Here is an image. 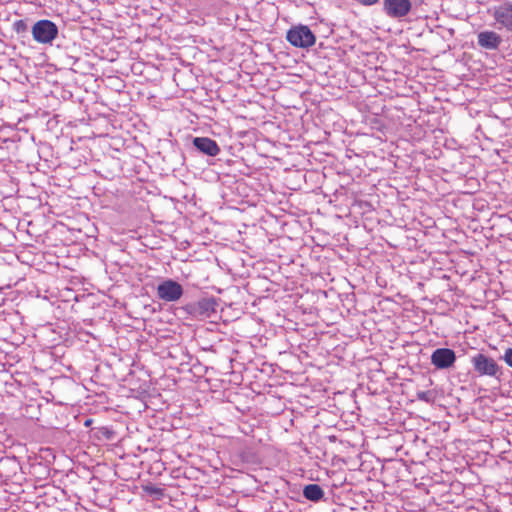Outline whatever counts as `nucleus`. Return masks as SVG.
<instances>
[{
	"label": "nucleus",
	"instance_id": "f257e3e1",
	"mask_svg": "<svg viewBox=\"0 0 512 512\" xmlns=\"http://www.w3.org/2000/svg\"><path fill=\"white\" fill-rule=\"evenodd\" d=\"M470 362L473 371L478 377L487 376L499 379L502 375L501 367L498 365L497 361L484 353H477L471 356Z\"/></svg>",
	"mask_w": 512,
	"mask_h": 512
},
{
	"label": "nucleus",
	"instance_id": "f03ea898",
	"mask_svg": "<svg viewBox=\"0 0 512 512\" xmlns=\"http://www.w3.org/2000/svg\"><path fill=\"white\" fill-rule=\"evenodd\" d=\"M287 41L294 47L309 48L315 44L316 38L308 26H294L287 32Z\"/></svg>",
	"mask_w": 512,
	"mask_h": 512
},
{
	"label": "nucleus",
	"instance_id": "7ed1b4c3",
	"mask_svg": "<svg viewBox=\"0 0 512 512\" xmlns=\"http://www.w3.org/2000/svg\"><path fill=\"white\" fill-rule=\"evenodd\" d=\"M32 36L37 43L51 44L58 36V27L50 20H39L32 27Z\"/></svg>",
	"mask_w": 512,
	"mask_h": 512
},
{
	"label": "nucleus",
	"instance_id": "20e7f679",
	"mask_svg": "<svg viewBox=\"0 0 512 512\" xmlns=\"http://www.w3.org/2000/svg\"><path fill=\"white\" fill-rule=\"evenodd\" d=\"M157 297L164 302H177L184 293L180 283L172 279H165L156 288Z\"/></svg>",
	"mask_w": 512,
	"mask_h": 512
},
{
	"label": "nucleus",
	"instance_id": "39448f33",
	"mask_svg": "<svg viewBox=\"0 0 512 512\" xmlns=\"http://www.w3.org/2000/svg\"><path fill=\"white\" fill-rule=\"evenodd\" d=\"M217 302L213 297H205L186 306L187 312L194 318L206 319L216 313Z\"/></svg>",
	"mask_w": 512,
	"mask_h": 512
},
{
	"label": "nucleus",
	"instance_id": "423d86ee",
	"mask_svg": "<svg viewBox=\"0 0 512 512\" xmlns=\"http://www.w3.org/2000/svg\"><path fill=\"white\" fill-rule=\"evenodd\" d=\"M410 0H383V12L393 19L405 18L411 11Z\"/></svg>",
	"mask_w": 512,
	"mask_h": 512
},
{
	"label": "nucleus",
	"instance_id": "0eeeda50",
	"mask_svg": "<svg viewBox=\"0 0 512 512\" xmlns=\"http://www.w3.org/2000/svg\"><path fill=\"white\" fill-rule=\"evenodd\" d=\"M492 15L499 29L512 32V2L505 1L493 7Z\"/></svg>",
	"mask_w": 512,
	"mask_h": 512
},
{
	"label": "nucleus",
	"instance_id": "6e6552de",
	"mask_svg": "<svg viewBox=\"0 0 512 512\" xmlns=\"http://www.w3.org/2000/svg\"><path fill=\"white\" fill-rule=\"evenodd\" d=\"M430 360L437 369H448L454 365L456 354L449 348H437L431 354Z\"/></svg>",
	"mask_w": 512,
	"mask_h": 512
},
{
	"label": "nucleus",
	"instance_id": "1a4fd4ad",
	"mask_svg": "<svg viewBox=\"0 0 512 512\" xmlns=\"http://www.w3.org/2000/svg\"><path fill=\"white\" fill-rule=\"evenodd\" d=\"M478 45L487 50H496L502 43L501 36L494 31H482L477 35Z\"/></svg>",
	"mask_w": 512,
	"mask_h": 512
},
{
	"label": "nucleus",
	"instance_id": "9d476101",
	"mask_svg": "<svg viewBox=\"0 0 512 512\" xmlns=\"http://www.w3.org/2000/svg\"><path fill=\"white\" fill-rule=\"evenodd\" d=\"M193 145L201 153L208 156H217L220 153V147L217 142L208 137H195L193 139Z\"/></svg>",
	"mask_w": 512,
	"mask_h": 512
},
{
	"label": "nucleus",
	"instance_id": "9b49d317",
	"mask_svg": "<svg viewBox=\"0 0 512 512\" xmlns=\"http://www.w3.org/2000/svg\"><path fill=\"white\" fill-rule=\"evenodd\" d=\"M303 496L312 502H318L324 497V491L318 484H308L303 488Z\"/></svg>",
	"mask_w": 512,
	"mask_h": 512
},
{
	"label": "nucleus",
	"instance_id": "f8f14e48",
	"mask_svg": "<svg viewBox=\"0 0 512 512\" xmlns=\"http://www.w3.org/2000/svg\"><path fill=\"white\" fill-rule=\"evenodd\" d=\"M14 30L17 33H23L27 30V23L25 20H18L14 23Z\"/></svg>",
	"mask_w": 512,
	"mask_h": 512
},
{
	"label": "nucleus",
	"instance_id": "ddd939ff",
	"mask_svg": "<svg viewBox=\"0 0 512 512\" xmlns=\"http://www.w3.org/2000/svg\"><path fill=\"white\" fill-rule=\"evenodd\" d=\"M417 398L420 401H424L426 403H430L432 401L430 391H420L417 393Z\"/></svg>",
	"mask_w": 512,
	"mask_h": 512
},
{
	"label": "nucleus",
	"instance_id": "4468645a",
	"mask_svg": "<svg viewBox=\"0 0 512 512\" xmlns=\"http://www.w3.org/2000/svg\"><path fill=\"white\" fill-rule=\"evenodd\" d=\"M503 360L506 362L508 366L512 368V348H508L503 356Z\"/></svg>",
	"mask_w": 512,
	"mask_h": 512
},
{
	"label": "nucleus",
	"instance_id": "2eb2a0df",
	"mask_svg": "<svg viewBox=\"0 0 512 512\" xmlns=\"http://www.w3.org/2000/svg\"><path fill=\"white\" fill-rule=\"evenodd\" d=\"M90 422H91V420H87V421L85 422V425H86V426H88V425L90 424Z\"/></svg>",
	"mask_w": 512,
	"mask_h": 512
}]
</instances>
